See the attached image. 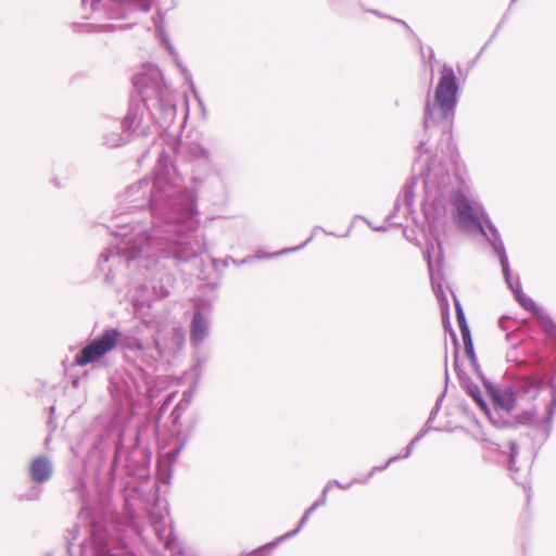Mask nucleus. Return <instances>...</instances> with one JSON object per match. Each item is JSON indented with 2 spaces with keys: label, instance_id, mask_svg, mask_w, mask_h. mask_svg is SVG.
<instances>
[{
  "label": "nucleus",
  "instance_id": "obj_1",
  "mask_svg": "<svg viewBox=\"0 0 556 556\" xmlns=\"http://www.w3.org/2000/svg\"><path fill=\"white\" fill-rule=\"evenodd\" d=\"M457 77L451 66L444 65L434 90V99L425 110L426 128L442 126L448 128L457 102Z\"/></svg>",
  "mask_w": 556,
  "mask_h": 556
},
{
  "label": "nucleus",
  "instance_id": "obj_2",
  "mask_svg": "<svg viewBox=\"0 0 556 556\" xmlns=\"http://www.w3.org/2000/svg\"><path fill=\"white\" fill-rule=\"evenodd\" d=\"M119 337L121 333L118 330H106L100 338L81 350V352L75 357V363L78 366H86L89 363L99 361L116 348Z\"/></svg>",
  "mask_w": 556,
  "mask_h": 556
},
{
  "label": "nucleus",
  "instance_id": "obj_3",
  "mask_svg": "<svg viewBox=\"0 0 556 556\" xmlns=\"http://www.w3.org/2000/svg\"><path fill=\"white\" fill-rule=\"evenodd\" d=\"M457 217L463 228L483 232L481 215L477 207L462 193L454 200Z\"/></svg>",
  "mask_w": 556,
  "mask_h": 556
},
{
  "label": "nucleus",
  "instance_id": "obj_4",
  "mask_svg": "<svg viewBox=\"0 0 556 556\" xmlns=\"http://www.w3.org/2000/svg\"><path fill=\"white\" fill-rule=\"evenodd\" d=\"M29 472L34 481L43 482L51 477L52 465L47 457L40 456L30 463Z\"/></svg>",
  "mask_w": 556,
  "mask_h": 556
},
{
  "label": "nucleus",
  "instance_id": "obj_5",
  "mask_svg": "<svg viewBox=\"0 0 556 556\" xmlns=\"http://www.w3.org/2000/svg\"><path fill=\"white\" fill-rule=\"evenodd\" d=\"M456 317H457V323L459 326L462 339H463L464 346H465V353L469 358H473L475 351H473V343H472L470 330L467 325L465 315L460 308H457Z\"/></svg>",
  "mask_w": 556,
  "mask_h": 556
},
{
  "label": "nucleus",
  "instance_id": "obj_6",
  "mask_svg": "<svg viewBox=\"0 0 556 556\" xmlns=\"http://www.w3.org/2000/svg\"><path fill=\"white\" fill-rule=\"evenodd\" d=\"M172 341H173V348L163 346L159 341H155V348L159 352L160 356H163L167 352L175 353L176 351L180 350L184 343V337L180 331L173 330L172 333Z\"/></svg>",
  "mask_w": 556,
  "mask_h": 556
},
{
  "label": "nucleus",
  "instance_id": "obj_7",
  "mask_svg": "<svg viewBox=\"0 0 556 556\" xmlns=\"http://www.w3.org/2000/svg\"><path fill=\"white\" fill-rule=\"evenodd\" d=\"M206 333V323L201 314L197 313L191 324V337L194 340H202Z\"/></svg>",
  "mask_w": 556,
  "mask_h": 556
},
{
  "label": "nucleus",
  "instance_id": "obj_8",
  "mask_svg": "<svg viewBox=\"0 0 556 556\" xmlns=\"http://www.w3.org/2000/svg\"><path fill=\"white\" fill-rule=\"evenodd\" d=\"M432 210L435 211V207L429 206L424 210L430 231H432V228L435 227V215L431 212Z\"/></svg>",
  "mask_w": 556,
  "mask_h": 556
},
{
  "label": "nucleus",
  "instance_id": "obj_9",
  "mask_svg": "<svg viewBox=\"0 0 556 556\" xmlns=\"http://www.w3.org/2000/svg\"><path fill=\"white\" fill-rule=\"evenodd\" d=\"M134 1H135V4L143 11H149L151 8L149 0H134Z\"/></svg>",
  "mask_w": 556,
  "mask_h": 556
},
{
  "label": "nucleus",
  "instance_id": "obj_10",
  "mask_svg": "<svg viewBox=\"0 0 556 556\" xmlns=\"http://www.w3.org/2000/svg\"><path fill=\"white\" fill-rule=\"evenodd\" d=\"M478 404L480 405V407H481L483 410H486V405H485V403H484L482 400H478Z\"/></svg>",
  "mask_w": 556,
  "mask_h": 556
}]
</instances>
